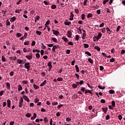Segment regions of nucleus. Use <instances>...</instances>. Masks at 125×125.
<instances>
[{
	"label": "nucleus",
	"mask_w": 125,
	"mask_h": 125,
	"mask_svg": "<svg viewBox=\"0 0 125 125\" xmlns=\"http://www.w3.org/2000/svg\"><path fill=\"white\" fill-rule=\"evenodd\" d=\"M85 54H87V55H88V56H90L91 55V53H90L88 51H86L85 52Z\"/></svg>",
	"instance_id": "c03bdc74"
},
{
	"label": "nucleus",
	"mask_w": 125,
	"mask_h": 125,
	"mask_svg": "<svg viewBox=\"0 0 125 125\" xmlns=\"http://www.w3.org/2000/svg\"><path fill=\"white\" fill-rule=\"evenodd\" d=\"M72 87L73 88H77V87H78L77 86V85H76V84H72Z\"/></svg>",
	"instance_id": "774afa93"
},
{
	"label": "nucleus",
	"mask_w": 125,
	"mask_h": 125,
	"mask_svg": "<svg viewBox=\"0 0 125 125\" xmlns=\"http://www.w3.org/2000/svg\"><path fill=\"white\" fill-rule=\"evenodd\" d=\"M75 63H76V61L74 60L73 61L71 62V65L74 66L75 65Z\"/></svg>",
	"instance_id": "5fc2aeb1"
},
{
	"label": "nucleus",
	"mask_w": 125,
	"mask_h": 125,
	"mask_svg": "<svg viewBox=\"0 0 125 125\" xmlns=\"http://www.w3.org/2000/svg\"><path fill=\"white\" fill-rule=\"evenodd\" d=\"M24 68L27 69V71L30 70V62H27L24 63Z\"/></svg>",
	"instance_id": "f257e3e1"
},
{
	"label": "nucleus",
	"mask_w": 125,
	"mask_h": 125,
	"mask_svg": "<svg viewBox=\"0 0 125 125\" xmlns=\"http://www.w3.org/2000/svg\"><path fill=\"white\" fill-rule=\"evenodd\" d=\"M102 109L103 110L104 114H106V113H107V111L108 110V108L107 107L102 108Z\"/></svg>",
	"instance_id": "9b49d317"
},
{
	"label": "nucleus",
	"mask_w": 125,
	"mask_h": 125,
	"mask_svg": "<svg viewBox=\"0 0 125 125\" xmlns=\"http://www.w3.org/2000/svg\"><path fill=\"white\" fill-rule=\"evenodd\" d=\"M85 17V16L84 15V14H83L82 15V20H84Z\"/></svg>",
	"instance_id": "8fccbe9b"
},
{
	"label": "nucleus",
	"mask_w": 125,
	"mask_h": 125,
	"mask_svg": "<svg viewBox=\"0 0 125 125\" xmlns=\"http://www.w3.org/2000/svg\"><path fill=\"white\" fill-rule=\"evenodd\" d=\"M88 1V0H84L83 1V5H86V3Z\"/></svg>",
	"instance_id": "e2e57ef3"
},
{
	"label": "nucleus",
	"mask_w": 125,
	"mask_h": 125,
	"mask_svg": "<svg viewBox=\"0 0 125 125\" xmlns=\"http://www.w3.org/2000/svg\"><path fill=\"white\" fill-rule=\"evenodd\" d=\"M24 45H30V41H27L26 42H24Z\"/></svg>",
	"instance_id": "a878e982"
},
{
	"label": "nucleus",
	"mask_w": 125,
	"mask_h": 125,
	"mask_svg": "<svg viewBox=\"0 0 125 125\" xmlns=\"http://www.w3.org/2000/svg\"><path fill=\"white\" fill-rule=\"evenodd\" d=\"M51 41H53L54 42H56L57 43L58 42V41H57V39L55 38H52Z\"/></svg>",
	"instance_id": "4be33fe9"
},
{
	"label": "nucleus",
	"mask_w": 125,
	"mask_h": 125,
	"mask_svg": "<svg viewBox=\"0 0 125 125\" xmlns=\"http://www.w3.org/2000/svg\"><path fill=\"white\" fill-rule=\"evenodd\" d=\"M51 64H52V62H49L48 63V66L49 67V69L50 70H51V68H52V65H51Z\"/></svg>",
	"instance_id": "ddd939ff"
},
{
	"label": "nucleus",
	"mask_w": 125,
	"mask_h": 125,
	"mask_svg": "<svg viewBox=\"0 0 125 125\" xmlns=\"http://www.w3.org/2000/svg\"><path fill=\"white\" fill-rule=\"evenodd\" d=\"M52 105L53 106H55V105H58V102H53L52 103Z\"/></svg>",
	"instance_id": "6e6d98bb"
},
{
	"label": "nucleus",
	"mask_w": 125,
	"mask_h": 125,
	"mask_svg": "<svg viewBox=\"0 0 125 125\" xmlns=\"http://www.w3.org/2000/svg\"><path fill=\"white\" fill-rule=\"evenodd\" d=\"M68 44H69V45H74V43H73V42H68Z\"/></svg>",
	"instance_id": "052dcab7"
},
{
	"label": "nucleus",
	"mask_w": 125,
	"mask_h": 125,
	"mask_svg": "<svg viewBox=\"0 0 125 125\" xmlns=\"http://www.w3.org/2000/svg\"><path fill=\"white\" fill-rule=\"evenodd\" d=\"M34 101L35 103H39V101H40V99H39L38 98H36L35 99Z\"/></svg>",
	"instance_id": "ea45409f"
},
{
	"label": "nucleus",
	"mask_w": 125,
	"mask_h": 125,
	"mask_svg": "<svg viewBox=\"0 0 125 125\" xmlns=\"http://www.w3.org/2000/svg\"><path fill=\"white\" fill-rule=\"evenodd\" d=\"M7 107H8L9 108H10V107L11 106V101H10V100H7Z\"/></svg>",
	"instance_id": "20e7f679"
},
{
	"label": "nucleus",
	"mask_w": 125,
	"mask_h": 125,
	"mask_svg": "<svg viewBox=\"0 0 125 125\" xmlns=\"http://www.w3.org/2000/svg\"><path fill=\"white\" fill-rule=\"evenodd\" d=\"M6 85L8 89H9V88H10V83H6Z\"/></svg>",
	"instance_id": "393cba45"
},
{
	"label": "nucleus",
	"mask_w": 125,
	"mask_h": 125,
	"mask_svg": "<svg viewBox=\"0 0 125 125\" xmlns=\"http://www.w3.org/2000/svg\"><path fill=\"white\" fill-rule=\"evenodd\" d=\"M105 120H110V115H107L105 117Z\"/></svg>",
	"instance_id": "09e8293b"
},
{
	"label": "nucleus",
	"mask_w": 125,
	"mask_h": 125,
	"mask_svg": "<svg viewBox=\"0 0 125 125\" xmlns=\"http://www.w3.org/2000/svg\"><path fill=\"white\" fill-rule=\"evenodd\" d=\"M16 20V17H13L10 19V22H14Z\"/></svg>",
	"instance_id": "4468645a"
},
{
	"label": "nucleus",
	"mask_w": 125,
	"mask_h": 125,
	"mask_svg": "<svg viewBox=\"0 0 125 125\" xmlns=\"http://www.w3.org/2000/svg\"><path fill=\"white\" fill-rule=\"evenodd\" d=\"M79 39H80V36L78 35H76L75 36L76 41H79Z\"/></svg>",
	"instance_id": "4c0bfd02"
},
{
	"label": "nucleus",
	"mask_w": 125,
	"mask_h": 125,
	"mask_svg": "<svg viewBox=\"0 0 125 125\" xmlns=\"http://www.w3.org/2000/svg\"><path fill=\"white\" fill-rule=\"evenodd\" d=\"M110 62H115V59H114V58H112V59H111L110 60Z\"/></svg>",
	"instance_id": "338daca9"
},
{
	"label": "nucleus",
	"mask_w": 125,
	"mask_h": 125,
	"mask_svg": "<svg viewBox=\"0 0 125 125\" xmlns=\"http://www.w3.org/2000/svg\"><path fill=\"white\" fill-rule=\"evenodd\" d=\"M17 62L19 64H22V63H23V60H21L20 59H18Z\"/></svg>",
	"instance_id": "aec40b11"
},
{
	"label": "nucleus",
	"mask_w": 125,
	"mask_h": 125,
	"mask_svg": "<svg viewBox=\"0 0 125 125\" xmlns=\"http://www.w3.org/2000/svg\"><path fill=\"white\" fill-rule=\"evenodd\" d=\"M72 22L71 21H64V25H66V26H70Z\"/></svg>",
	"instance_id": "9d476101"
},
{
	"label": "nucleus",
	"mask_w": 125,
	"mask_h": 125,
	"mask_svg": "<svg viewBox=\"0 0 125 125\" xmlns=\"http://www.w3.org/2000/svg\"><path fill=\"white\" fill-rule=\"evenodd\" d=\"M54 46V44H47V46H48L49 47H52V46L53 47Z\"/></svg>",
	"instance_id": "3c124183"
},
{
	"label": "nucleus",
	"mask_w": 125,
	"mask_h": 125,
	"mask_svg": "<svg viewBox=\"0 0 125 125\" xmlns=\"http://www.w3.org/2000/svg\"><path fill=\"white\" fill-rule=\"evenodd\" d=\"M81 91H83V92H84L85 90V87H82L81 88Z\"/></svg>",
	"instance_id": "473e14b6"
},
{
	"label": "nucleus",
	"mask_w": 125,
	"mask_h": 125,
	"mask_svg": "<svg viewBox=\"0 0 125 125\" xmlns=\"http://www.w3.org/2000/svg\"><path fill=\"white\" fill-rule=\"evenodd\" d=\"M104 22H103L99 26L100 28H102V27H104Z\"/></svg>",
	"instance_id": "0e129e2a"
},
{
	"label": "nucleus",
	"mask_w": 125,
	"mask_h": 125,
	"mask_svg": "<svg viewBox=\"0 0 125 125\" xmlns=\"http://www.w3.org/2000/svg\"><path fill=\"white\" fill-rule=\"evenodd\" d=\"M75 13H76V14H78V13H79L80 12L79 9H75Z\"/></svg>",
	"instance_id": "4d7b16f0"
},
{
	"label": "nucleus",
	"mask_w": 125,
	"mask_h": 125,
	"mask_svg": "<svg viewBox=\"0 0 125 125\" xmlns=\"http://www.w3.org/2000/svg\"><path fill=\"white\" fill-rule=\"evenodd\" d=\"M108 1H109V0H104L103 1V4H104V5L106 4V2H108Z\"/></svg>",
	"instance_id": "bf43d9fd"
},
{
	"label": "nucleus",
	"mask_w": 125,
	"mask_h": 125,
	"mask_svg": "<svg viewBox=\"0 0 125 125\" xmlns=\"http://www.w3.org/2000/svg\"><path fill=\"white\" fill-rule=\"evenodd\" d=\"M23 102H24V100H23V98L22 97H21L20 98V101L19 103L23 104Z\"/></svg>",
	"instance_id": "a18cd8bd"
},
{
	"label": "nucleus",
	"mask_w": 125,
	"mask_h": 125,
	"mask_svg": "<svg viewBox=\"0 0 125 125\" xmlns=\"http://www.w3.org/2000/svg\"><path fill=\"white\" fill-rule=\"evenodd\" d=\"M16 36L18 38H20V37H22V34L21 33H17Z\"/></svg>",
	"instance_id": "e433bc0d"
},
{
	"label": "nucleus",
	"mask_w": 125,
	"mask_h": 125,
	"mask_svg": "<svg viewBox=\"0 0 125 125\" xmlns=\"http://www.w3.org/2000/svg\"><path fill=\"white\" fill-rule=\"evenodd\" d=\"M93 15L91 13H89L87 15V18H90V17H92Z\"/></svg>",
	"instance_id": "cd10ccee"
},
{
	"label": "nucleus",
	"mask_w": 125,
	"mask_h": 125,
	"mask_svg": "<svg viewBox=\"0 0 125 125\" xmlns=\"http://www.w3.org/2000/svg\"><path fill=\"white\" fill-rule=\"evenodd\" d=\"M18 89L19 91L22 90V89H23V88H22V86H21V85H18Z\"/></svg>",
	"instance_id": "2eb2a0df"
},
{
	"label": "nucleus",
	"mask_w": 125,
	"mask_h": 125,
	"mask_svg": "<svg viewBox=\"0 0 125 125\" xmlns=\"http://www.w3.org/2000/svg\"><path fill=\"white\" fill-rule=\"evenodd\" d=\"M23 99L25 100L27 102H29L30 101V99L28 98V97L26 95H23L22 96Z\"/></svg>",
	"instance_id": "423d86ee"
},
{
	"label": "nucleus",
	"mask_w": 125,
	"mask_h": 125,
	"mask_svg": "<svg viewBox=\"0 0 125 125\" xmlns=\"http://www.w3.org/2000/svg\"><path fill=\"white\" fill-rule=\"evenodd\" d=\"M52 32H53V35H55V36H58V35H59V32H58L57 30L53 29Z\"/></svg>",
	"instance_id": "39448f33"
},
{
	"label": "nucleus",
	"mask_w": 125,
	"mask_h": 125,
	"mask_svg": "<svg viewBox=\"0 0 125 125\" xmlns=\"http://www.w3.org/2000/svg\"><path fill=\"white\" fill-rule=\"evenodd\" d=\"M62 40H63V41L65 42H69V41L68 40V39L67 38H65V37H63L62 38Z\"/></svg>",
	"instance_id": "f8f14e48"
},
{
	"label": "nucleus",
	"mask_w": 125,
	"mask_h": 125,
	"mask_svg": "<svg viewBox=\"0 0 125 125\" xmlns=\"http://www.w3.org/2000/svg\"><path fill=\"white\" fill-rule=\"evenodd\" d=\"M75 69L76 70L77 73H79V72H80V68H79L78 65H75Z\"/></svg>",
	"instance_id": "dca6fc26"
},
{
	"label": "nucleus",
	"mask_w": 125,
	"mask_h": 125,
	"mask_svg": "<svg viewBox=\"0 0 125 125\" xmlns=\"http://www.w3.org/2000/svg\"><path fill=\"white\" fill-rule=\"evenodd\" d=\"M31 45L32 46H34V45H36V41H33L32 42Z\"/></svg>",
	"instance_id": "13d9d810"
},
{
	"label": "nucleus",
	"mask_w": 125,
	"mask_h": 125,
	"mask_svg": "<svg viewBox=\"0 0 125 125\" xmlns=\"http://www.w3.org/2000/svg\"><path fill=\"white\" fill-rule=\"evenodd\" d=\"M62 81H63V78H58L57 79L58 82H62Z\"/></svg>",
	"instance_id": "37998d69"
},
{
	"label": "nucleus",
	"mask_w": 125,
	"mask_h": 125,
	"mask_svg": "<svg viewBox=\"0 0 125 125\" xmlns=\"http://www.w3.org/2000/svg\"><path fill=\"white\" fill-rule=\"evenodd\" d=\"M70 52H71V50H70L69 49L66 50V54H70Z\"/></svg>",
	"instance_id": "680f3d73"
},
{
	"label": "nucleus",
	"mask_w": 125,
	"mask_h": 125,
	"mask_svg": "<svg viewBox=\"0 0 125 125\" xmlns=\"http://www.w3.org/2000/svg\"><path fill=\"white\" fill-rule=\"evenodd\" d=\"M101 37H102V33H101V32H100L99 34H98V36H94V39H97V41H99V39H101Z\"/></svg>",
	"instance_id": "f03ea898"
},
{
	"label": "nucleus",
	"mask_w": 125,
	"mask_h": 125,
	"mask_svg": "<svg viewBox=\"0 0 125 125\" xmlns=\"http://www.w3.org/2000/svg\"><path fill=\"white\" fill-rule=\"evenodd\" d=\"M60 47V46L59 45H57L56 46V45H54L53 46V48H52V51L53 52H56V50H55V49H57V48H59Z\"/></svg>",
	"instance_id": "7ed1b4c3"
},
{
	"label": "nucleus",
	"mask_w": 125,
	"mask_h": 125,
	"mask_svg": "<svg viewBox=\"0 0 125 125\" xmlns=\"http://www.w3.org/2000/svg\"><path fill=\"white\" fill-rule=\"evenodd\" d=\"M51 7L52 9H55V8H56V7H57V6L55 4H53L51 5Z\"/></svg>",
	"instance_id": "c756f323"
},
{
	"label": "nucleus",
	"mask_w": 125,
	"mask_h": 125,
	"mask_svg": "<svg viewBox=\"0 0 125 125\" xmlns=\"http://www.w3.org/2000/svg\"><path fill=\"white\" fill-rule=\"evenodd\" d=\"M74 19V17L73 16H70L69 20L70 21H73Z\"/></svg>",
	"instance_id": "864d4df0"
},
{
	"label": "nucleus",
	"mask_w": 125,
	"mask_h": 125,
	"mask_svg": "<svg viewBox=\"0 0 125 125\" xmlns=\"http://www.w3.org/2000/svg\"><path fill=\"white\" fill-rule=\"evenodd\" d=\"M86 37V33H83V37H82V39L84 40L85 38Z\"/></svg>",
	"instance_id": "bb28decb"
},
{
	"label": "nucleus",
	"mask_w": 125,
	"mask_h": 125,
	"mask_svg": "<svg viewBox=\"0 0 125 125\" xmlns=\"http://www.w3.org/2000/svg\"><path fill=\"white\" fill-rule=\"evenodd\" d=\"M45 83H46V80H44L42 82V83L40 84V86H43V85H44V84H45Z\"/></svg>",
	"instance_id": "b1692460"
},
{
	"label": "nucleus",
	"mask_w": 125,
	"mask_h": 125,
	"mask_svg": "<svg viewBox=\"0 0 125 125\" xmlns=\"http://www.w3.org/2000/svg\"><path fill=\"white\" fill-rule=\"evenodd\" d=\"M49 24H50V20H48L45 24V26H46L47 25H49Z\"/></svg>",
	"instance_id": "58836bf2"
},
{
	"label": "nucleus",
	"mask_w": 125,
	"mask_h": 125,
	"mask_svg": "<svg viewBox=\"0 0 125 125\" xmlns=\"http://www.w3.org/2000/svg\"><path fill=\"white\" fill-rule=\"evenodd\" d=\"M83 46L84 48H88V47H89V45H88V44L84 43Z\"/></svg>",
	"instance_id": "5701e85b"
},
{
	"label": "nucleus",
	"mask_w": 125,
	"mask_h": 125,
	"mask_svg": "<svg viewBox=\"0 0 125 125\" xmlns=\"http://www.w3.org/2000/svg\"><path fill=\"white\" fill-rule=\"evenodd\" d=\"M10 60H16V57H11L9 58Z\"/></svg>",
	"instance_id": "72a5a7b5"
},
{
	"label": "nucleus",
	"mask_w": 125,
	"mask_h": 125,
	"mask_svg": "<svg viewBox=\"0 0 125 125\" xmlns=\"http://www.w3.org/2000/svg\"><path fill=\"white\" fill-rule=\"evenodd\" d=\"M120 29H121V26H118L116 29V32H119L120 31Z\"/></svg>",
	"instance_id": "69168bd1"
},
{
	"label": "nucleus",
	"mask_w": 125,
	"mask_h": 125,
	"mask_svg": "<svg viewBox=\"0 0 125 125\" xmlns=\"http://www.w3.org/2000/svg\"><path fill=\"white\" fill-rule=\"evenodd\" d=\"M1 60L2 61H3V62H5V61H6V60H5V58L3 56L1 57Z\"/></svg>",
	"instance_id": "c9c22d12"
},
{
	"label": "nucleus",
	"mask_w": 125,
	"mask_h": 125,
	"mask_svg": "<svg viewBox=\"0 0 125 125\" xmlns=\"http://www.w3.org/2000/svg\"><path fill=\"white\" fill-rule=\"evenodd\" d=\"M94 49H97V51H100V50H101V49L100 48V47H99V46H95Z\"/></svg>",
	"instance_id": "6ab92c4d"
},
{
	"label": "nucleus",
	"mask_w": 125,
	"mask_h": 125,
	"mask_svg": "<svg viewBox=\"0 0 125 125\" xmlns=\"http://www.w3.org/2000/svg\"><path fill=\"white\" fill-rule=\"evenodd\" d=\"M36 34L39 36H41V35H42V32L39 31H36Z\"/></svg>",
	"instance_id": "79ce46f5"
},
{
	"label": "nucleus",
	"mask_w": 125,
	"mask_h": 125,
	"mask_svg": "<svg viewBox=\"0 0 125 125\" xmlns=\"http://www.w3.org/2000/svg\"><path fill=\"white\" fill-rule=\"evenodd\" d=\"M88 61L91 64H93V60L91 59V58H89L88 59Z\"/></svg>",
	"instance_id": "412c9836"
},
{
	"label": "nucleus",
	"mask_w": 125,
	"mask_h": 125,
	"mask_svg": "<svg viewBox=\"0 0 125 125\" xmlns=\"http://www.w3.org/2000/svg\"><path fill=\"white\" fill-rule=\"evenodd\" d=\"M37 118V113H33V116L31 117V120H35Z\"/></svg>",
	"instance_id": "1a4fd4ad"
},
{
	"label": "nucleus",
	"mask_w": 125,
	"mask_h": 125,
	"mask_svg": "<svg viewBox=\"0 0 125 125\" xmlns=\"http://www.w3.org/2000/svg\"><path fill=\"white\" fill-rule=\"evenodd\" d=\"M25 58H27V59H28V60H31V59L33 58V54H30V55L26 56Z\"/></svg>",
	"instance_id": "0eeeda50"
},
{
	"label": "nucleus",
	"mask_w": 125,
	"mask_h": 125,
	"mask_svg": "<svg viewBox=\"0 0 125 125\" xmlns=\"http://www.w3.org/2000/svg\"><path fill=\"white\" fill-rule=\"evenodd\" d=\"M44 123H47L48 122V120L47 119V117H45L43 119Z\"/></svg>",
	"instance_id": "de8ad7c7"
},
{
	"label": "nucleus",
	"mask_w": 125,
	"mask_h": 125,
	"mask_svg": "<svg viewBox=\"0 0 125 125\" xmlns=\"http://www.w3.org/2000/svg\"><path fill=\"white\" fill-rule=\"evenodd\" d=\"M22 83H24V84H28V81L24 80L22 81Z\"/></svg>",
	"instance_id": "603ef678"
},
{
	"label": "nucleus",
	"mask_w": 125,
	"mask_h": 125,
	"mask_svg": "<svg viewBox=\"0 0 125 125\" xmlns=\"http://www.w3.org/2000/svg\"><path fill=\"white\" fill-rule=\"evenodd\" d=\"M109 93L110 94H114V93H115V91L114 90H110Z\"/></svg>",
	"instance_id": "c85d7f7f"
},
{
	"label": "nucleus",
	"mask_w": 125,
	"mask_h": 125,
	"mask_svg": "<svg viewBox=\"0 0 125 125\" xmlns=\"http://www.w3.org/2000/svg\"><path fill=\"white\" fill-rule=\"evenodd\" d=\"M36 57L39 59L40 57H41V55H40V53H36Z\"/></svg>",
	"instance_id": "f704fd0d"
},
{
	"label": "nucleus",
	"mask_w": 125,
	"mask_h": 125,
	"mask_svg": "<svg viewBox=\"0 0 125 125\" xmlns=\"http://www.w3.org/2000/svg\"><path fill=\"white\" fill-rule=\"evenodd\" d=\"M75 76L78 80L80 79V75H79L77 73H75Z\"/></svg>",
	"instance_id": "a19ab883"
},
{
	"label": "nucleus",
	"mask_w": 125,
	"mask_h": 125,
	"mask_svg": "<svg viewBox=\"0 0 125 125\" xmlns=\"http://www.w3.org/2000/svg\"><path fill=\"white\" fill-rule=\"evenodd\" d=\"M72 119H71V118H70L69 117H67L66 118V122H71Z\"/></svg>",
	"instance_id": "49530a36"
},
{
	"label": "nucleus",
	"mask_w": 125,
	"mask_h": 125,
	"mask_svg": "<svg viewBox=\"0 0 125 125\" xmlns=\"http://www.w3.org/2000/svg\"><path fill=\"white\" fill-rule=\"evenodd\" d=\"M31 116H32V114L27 113L26 114L25 117H27V118H30V117H31Z\"/></svg>",
	"instance_id": "7c9ffc66"
},
{
	"label": "nucleus",
	"mask_w": 125,
	"mask_h": 125,
	"mask_svg": "<svg viewBox=\"0 0 125 125\" xmlns=\"http://www.w3.org/2000/svg\"><path fill=\"white\" fill-rule=\"evenodd\" d=\"M33 87L35 89H39V88H40V87L37 85L36 84H33Z\"/></svg>",
	"instance_id": "a211bd4d"
},
{
	"label": "nucleus",
	"mask_w": 125,
	"mask_h": 125,
	"mask_svg": "<svg viewBox=\"0 0 125 125\" xmlns=\"http://www.w3.org/2000/svg\"><path fill=\"white\" fill-rule=\"evenodd\" d=\"M67 36L68 38H71V37H72V32H71L70 30H68L67 31Z\"/></svg>",
	"instance_id": "6e6552de"
},
{
	"label": "nucleus",
	"mask_w": 125,
	"mask_h": 125,
	"mask_svg": "<svg viewBox=\"0 0 125 125\" xmlns=\"http://www.w3.org/2000/svg\"><path fill=\"white\" fill-rule=\"evenodd\" d=\"M106 30L107 31V34H111L112 31H111V30H110V28H109V27H106Z\"/></svg>",
	"instance_id": "f3484780"
},
{
	"label": "nucleus",
	"mask_w": 125,
	"mask_h": 125,
	"mask_svg": "<svg viewBox=\"0 0 125 125\" xmlns=\"http://www.w3.org/2000/svg\"><path fill=\"white\" fill-rule=\"evenodd\" d=\"M111 104L112 107H115V106H116V103L115 102V101H112L111 102Z\"/></svg>",
	"instance_id": "2f4dec72"
}]
</instances>
